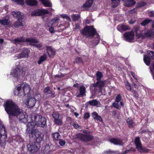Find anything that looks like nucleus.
Segmentation results:
<instances>
[{
	"mask_svg": "<svg viewBox=\"0 0 154 154\" xmlns=\"http://www.w3.org/2000/svg\"><path fill=\"white\" fill-rule=\"evenodd\" d=\"M41 2L42 4L45 7H50L52 4L49 0H39Z\"/></svg>",
	"mask_w": 154,
	"mask_h": 154,
	"instance_id": "obj_30",
	"label": "nucleus"
},
{
	"mask_svg": "<svg viewBox=\"0 0 154 154\" xmlns=\"http://www.w3.org/2000/svg\"><path fill=\"white\" fill-rule=\"evenodd\" d=\"M36 125V123L34 122H29L28 123L26 126V133L28 136L34 133L36 130H38L35 128Z\"/></svg>",
	"mask_w": 154,
	"mask_h": 154,
	"instance_id": "obj_9",
	"label": "nucleus"
},
{
	"mask_svg": "<svg viewBox=\"0 0 154 154\" xmlns=\"http://www.w3.org/2000/svg\"><path fill=\"white\" fill-rule=\"evenodd\" d=\"M47 59V55L45 54H44L42 56L40 57L39 60L38 61V63L40 65L45 60Z\"/></svg>",
	"mask_w": 154,
	"mask_h": 154,
	"instance_id": "obj_34",
	"label": "nucleus"
},
{
	"mask_svg": "<svg viewBox=\"0 0 154 154\" xmlns=\"http://www.w3.org/2000/svg\"><path fill=\"white\" fill-rule=\"evenodd\" d=\"M140 38L142 39L153 37H154V31L152 30H148L145 32L143 33L142 32Z\"/></svg>",
	"mask_w": 154,
	"mask_h": 154,
	"instance_id": "obj_15",
	"label": "nucleus"
},
{
	"mask_svg": "<svg viewBox=\"0 0 154 154\" xmlns=\"http://www.w3.org/2000/svg\"><path fill=\"white\" fill-rule=\"evenodd\" d=\"M148 55H144L143 60L145 63L148 66L150 63L151 59H154V52L148 51L147 52Z\"/></svg>",
	"mask_w": 154,
	"mask_h": 154,
	"instance_id": "obj_10",
	"label": "nucleus"
},
{
	"mask_svg": "<svg viewBox=\"0 0 154 154\" xmlns=\"http://www.w3.org/2000/svg\"><path fill=\"white\" fill-rule=\"evenodd\" d=\"M12 42L16 45L20 44L21 42H30L35 43L39 42V41L35 38H27L25 39L23 36L17 38L13 40Z\"/></svg>",
	"mask_w": 154,
	"mask_h": 154,
	"instance_id": "obj_5",
	"label": "nucleus"
},
{
	"mask_svg": "<svg viewBox=\"0 0 154 154\" xmlns=\"http://www.w3.org/2000/svg\"><path fill=\"white\" fill-rule=\"evenodd\" d=\"M71 124L73 125L76 129L79 128L80 126L78 124L75 123L74 122H71Z\"/></svg>",
	"mask_w": 154,
	"mask_h": 154,
	"instance_id": "obj_55",
	"label": "nucleus"
},
{
	"mask_svg": "<svg viewBox=\"0 0 154 154\" xmlns=\"http://www.w3.org/2000/svg\"><path fill=\"white\" fill-rule=\"evenodd\" d=\"M30 142L27 145L28 150L31 153L36 152L40 147V145L37 142Z\"/></svg>",
	"mask_w": 154,
	"mask_h": 154,
	"instance_id": "obj_8",
	"label": "nucleus"
},
{
	"mask_svg": "<svg viewBox=\"0 0 154 154\" xmlns=\"http://www.w3.org/2000/svg\"><path fill=\"white\" fill-rule=\"evenodd\" d=\"M109 141L115 145H122L123 144L122 140L118 138H112L109 140Z\"/></svg>",
	"mask_w": 154,
	"mask_h": 154,
	"instance_id": "obj_18",
	"label": "nucleus"
},
{
	"mask_svg": "<svg viewBox=\"0 0 154 154\" xmlns=\"http://www.w3.org/2000/svg\"><path fill=\"white\" fill-rule=\"evenodd\" d=\"M7 137L5 128L3 125L0 123V146L3 149L5 146Z\"/></svg>",
	"mask_w": 154,
	"mask_h": 154,
	"instance_id": "obj_4",
	"label": "nucleus"
},
{
	"mask_svg": "<svg viewBox=\"0 0 154 154\" xmlns=\"http://www.w3.org/2000/svg\"><path fill=\"white\" fill-rule=\"evenodd\" d=\"M10 21L9 20V18H3L0 20V23L3 26L8 25L10 24Z\"/></svg>",
	"mask_w": 154,
	"mask_h": 154,
	"instance_id": "obj_31",
	"label": "nucleus"
},
{
	"mask_svg": "<svg viewBox=\"0 0 154 154\" xmlns=\"http://www.w3.org/2000/svg\"><path fill=\"white\" fill-rule=\"evenodd\" d=\"M105 153L106 154H115L116 153L114 151L111 150L106 151L105 152Z\"/></svg>",
	"mask_w": 154,
	"mask_h": 154,
	"instance_id": "obj_59",
	"label": "nucleus"
},
{
	"mask_svg": "<svg viewBox=\"0 0 154 154\" xmlns=\"http://www.w3.org/2000/svg\"><path fill=\"white\" fill-rule=\"evenodd\" d=\"M140 27L139 26H137L134 27V31L135 32L137 38H140V36H141V34L142 33V32L139 30Z\"/></svg>",
	"mask_w": 154,
	"mask_h": 154,
	"instance_id": "obj_28",
	"label": "nucleus"
},
{
	"mask_svg": "<svg viewBox=\"0 0 154 154\" xmlns=\"http://www.w3.org/2000/svg\"><path fill=\"white\" fill-rule=\"evenodd\" d=\"M149 15L150 17H154V11H151L149 13Z\"/></svg>",
	"mask_w": 154,
	"mask_h": 154,
	"instance_id": "obj_64",
	"label": "nucleus"
},
{
	"mask_svg": "<svg viewBox=\"0 0 154 154\" xmlns=\"http://www.w3.org/2000/svg\"><path fill=\"white\" fill-rule=\"evenodd\" d=\"M3 106L5 111L9 115V122L11 125L16 124L17 119L22 123L25 124L28 122V116L26 113L23 112L14 102L7 100Z\"/></svg>",
	"mask_w": 154,
	"mask_h": 154,
	"instance_id": "obj_1",
	"label": "nucleus"
},
{
	"mask_svg": "<svg viewBox=\"0 0 154 154\" xmlns=\"http://www.w3.org/2000/svg\"><path fill=\"white\" fill-rule=\"evenodd\" d=\"M25 72L23 71V68L20 69V75H21L23 77L25 76Z\"/></svg>",
	"mask_w": 154,
	"mask_h": 154,
	"instance_id": "obj_60",
	"label": "nucleus"
},
{
	"mask_svg": "<svg viewBox=\"0 0 154 154\" xmlns=\"http://www.w3.org/2000/svg\"><path fill=\"white\" fill-rule=\"evenodd\" d=\"M103 75L102 73L98 71L96 74V80L98 81H100Z\"/></svg>",
	"mask_w": 154,
	"mask_h": 154,
	"instance_id": "obj_42",
	"label": "nucleus"
},
{
	"mask_svg": "<svg viewBox=\"0 0 154 154\" xmlns=\"http://www.w3.org/2000/svg\"><path fill=\"white\" fill-rule=\"evenodd\" d=\"M74 63H83V60L81 57H77L75 59V61L74 62Z\"/></svg>",
	"mask_w": 154,
	"mask_h": 154,
	"instance_id": "obj_41",
	"label": "nucleus"
},
{
	"mask_svg": "<svg viewBox=\"0 0 154 154\" xmlns=\"http://www.w3.org/2000/svg\"><path fill=\"white\" fill-rule=\"evenodd\" d=\"M95 120L99 121L100 122H102L103 121V120L101 117L98 115V116H97V117L95 119Z\"/></svg>",
	"mask_w": 154,
	"mask_h": 154,
	"instance_id": "obj_62",
	"label": "nucleus"
},
{
	"mask_svg": "<svg viewBox=\"0 0 154 154\" xmlns=\"http://www.w3.org/2000/svg\"><path fill=\"white\" fill-rule=\"evenodd\" d=\"M52 116L54 119H57L59 118V115L57 113H54L52 114Z\"/></svg>",
	"mask_w": 154,
	"mask_h": 154,
	"instance_id": "obj_57",
	"label": "nucleus"
},
{
	"mask_svg": "<svg viewBox=\"0 0 154 154\" xmlns=\"http://www.w3.org/2000/svg\"><path fill=\"white\" fill-rule=\"evenodd\" d=\"M122 99V97L120 94H118L116 97L115 101L117 103H119Z\"/></svg>",
	"mask_w": 154,
	"mask_h": 154,
	"instance_id": "obj_44",
	"label": "nucleus"
},
{
	"mask_svg": "<svg viewBox=\"0 0 154 154\" xmlns=\"http://www.w3.org/2000/svg\"><path fill=\"white\" fill-rule=\"evenodd\" d=\"M90 117V114L88 112H86L84 115V119H88Z\"/></svg>",
	"mask_w": 154,
	"mask_h": 154,
	"instance_id": "obj_51",
	"label": "nucleus"
},
{
	"mask_svg": "<svg viewBox=\"0 0 154 154\" xmlns=\"http://www.w3.org/2000/svg\"><path fill=\"white\" fill-rule=\"evenodd\" d=\"M74 138L75 139H79L80 140L85 142H88L93 140V136L89 134H83L79 133L74 136Z\"/></svg>",
	"mask_w": 154,
	"mask_h": 154,
	"instance_id": "obj_7",
	"label": "nucleus"
},
{
	"mask_svg": "<svg viewBox=\"0 0 154 154\" xmlns=\"http://www.w3.org/2000/svg\"><path fill=\"white\" fill-rule=\"evenodd\" d=\"M12 14L14 17H16L17 19H23L21 13L19 11H12Z\"/></svg>",
	"mask_w": 154,
	"mask_h": 154,
	"instance_id": "obj_29",
	"label": "nucleus"
},
{
	"mask_svg": "<svg viewBox=\"0 0 154 154\" xmlns=\"http://www.w3.org/2000/svg\"><path fill=\"white\" fill-rule=\"evenodd\" d=\"M118 103L115 101L113 103L112 105L114 108L117 109H119L121 108V107L118 104Z\"/></svg>",
	"mask_w": 154,
	"mask_h": 154,
	"instance_id": "obj_47",
	"label": "nucleus"
},
{
	"mask_svg": "<svg viewBox=\"0 0 154 154\" xmlns=\"http://www.w3.org/2000/svg\"><path fill=\"white\" fill-rule=\"evenodd\" d=\"M32 45L38 48H40L42 47V43H41L38 44H33Z\"/></svg>",
	"mask_w": 154,
	"mask_h": 154,
	"instance_id": "obj_53",
	"label": "nucleus"
},
{
	"mask_svg": "<svg viewBox=\"0 0 154 154\" xmlns=\"http://www.w3.org/2000/svg\"><path fill=\"white\" fill-rule=\"evenodd\" d=\"M126 122L128 127L130 128L134 127L135 125L134 122L131 117L128 118L126 120Z\"/></svg>",
	"mask_w": 154,
	"mask_h": 154,
	"instance_id": "obj_25",
	"label": "nucleus"
},
{
	"mask_svg": "<svg viewBox=\"0 0 154 154\" xmlns=\"http://www.w3.org/2000/svg\"><path fill=\"white\" fill-rule=\"evenodd\" d=\"M86 91L85 88L83 85L81 86L79 88V93L76 95V97L79 98L85 96Z\"/></svg>",
	"mask_w": 154,
	"mask_h": 154,
	"instance_id": "obj_19",
	"label": "nucleus"
},
{
	"mask_svg": "<svg viewBox=\"0 0 154 154\" xmlns=\"http://www.w3.org/2000/svg\"><path fill=\"white\" fill-rule=\"evenodd\" d=\"M50 89V87L49 86H47L43 90V92L44 93H48Z\"/></svg>",
	"mask_w": 154,
	"mask_h": 154,
	"instance_id": "obj_61",
	"label": "nucleus"
},
{
	"mask_svg": "<svg viewBox=\"0 0 154 154\" xmlns=\"http://www.w3.org/2000/svg\"><path fill=\"white\" fill-rule=\"evenodd\" d=\"M125 87L126 88L128 91H131V87L129 85L128 82H126L125 83Z\"/></svg>",
	"mask_w": 154,
	"mask_h": 154,
	"instance_id": "obj_46",
	"label": "nucleus"
},
{
	"mask_svg": "<svg viewBox=\"0 0 154 154\" xmlns=\"http://www.w3.org/2000/svg\"><path fill=\"white\" fill-rule=\"evenodd\" d=\"M72 17L73 21L78 20L80 17V15L78 14H73L72 16Z\"/></svg>",
	"mask_w": 154,
	"mask_h": 154,
	"instance_id": "obj_38",
	"label": "nucleus"
},
{
	"mask_svg": "<svg viewBox=\"0 0 154 154\" xmlns=\"http://www.w3.org/2000/svg\"><path fill=\"white\" fill-rule=\"evenodd\" d=\"M152 21V20L151 19H146L141 23V24L142 26H145L146 24H149Z\"/></svg>",
	"mask_w": 154,
	"mask_h": 154,
	"instance_id": "obj_40",
	"label": "nucleus"
},
{
	"mask_svg": "<svg viewBox=\"0 0 154 154\" xmlns=\"http://www.w3.org/2000/svg\"><path fill=\"white\" fill-rule=\"evenodd\" d=\"M49 31L51 34L54 33L55 32L53 27L52 26L49 28Z\"/></svg>",
	"mask_w": 154,
	"mask_h": 154,
	"instance_id": "obj_63",
	"label": "nucleus"
},
{
	"mask_svg": "<svg viewBox=\"0 0 154 154\" xmlns=\"http://www.w3.org/2000/svg\"><path fill=\"white\" fill-rule=\"evenodd\" d=\"M18 5H23L24 4V0H11Z\"/></svg>",
	"mask_w": 154,
	"mask_h": 154,
	"instance_id": "obj_45",
	"label": "nucleus"
},
{
	"mask_svg": "<svg viewBox=\"0 0 154 154\" xmlns=\"http://www.w3.org/2000/svg\"><path fill=\"white\" fill-rule=\"evenodd\" d=\"M134 144L136 146V148L138 151L140 152H146L145 148L142 146L140 138L139 137H135L134 140Z\"/></svg>",
	"mask_w": 154,
	"mask_h": 154,
	"instance_id": "obj_11",
	"label": "nucleus"
},
{
	"mask_svg": "<svg viewBox=\"0 0 154 154\" xmlns=\"http://www.w3.org/2000/svg\"><path fill=\"white\" fill-rule=\"evenodd\" d=\"M112 5L113 8H115L119 4L121 0H111Z\"/></svg>",
	"mask_w": 154,
	"mask_h": 154,
	"instance_id": "obj_32",
	"label": "nucleus"
},
{
	"mask_svg": "<svg viewBox=\"0 0 154 154\" xmlns=\"http://www.w3.org/2000/svg\"><path fill=\"white\" fill-rule=\"evenodd\" d=\"M44 134L38 129L29 136V142H37L38 144H40L41 142L43 140Z\"/></svg>",
	"mask_w": 154,
	"mask_h": 154,
	"instance_id": "obj_3",
	"label": "nucleus"
},
{
	"mask_svg": "<svg viewBox=\"0 0 154 154\" xmlns=\"http://www.w3.org/2000/svg\"><path fill=\"white\" fill-rule=\"evenodd\" d=\"M51 137L53 141L56 142L59 140L61 138V136L58 132H53L51 133Z\"/></svg>",
	"mask_w": 154,
	"mask_h": 154,
	"instance_id": "obj_23",
	"label": "nucleus"
},
{
	"mask_svg": "<svg viewBox=\"0 0 154 154\" xmlns=\"http://www.w3.org/2000/svg\"><path fill=\"white\" fill-rule=\"evenodd\" d=\"M80 33L83 35L87 37H91L93 38L95 35H98L96 29L93 26H86L83 29L80 31Z\"/></svg>",
	"mask_w": 154,
	"mask_h": 154,
	"instance_id": "obj_2",
	"label": "nucleus"
},
{
	"mask_svg": "<svg viewBox=\"0 0 154 154\" xmlns=\"http://www.w3.org/2000/svg\"><path fill=\"white\" fill-rule=\"evenodd\" d=\"M54 123L57 125H61L63 124V120L61 119L58 118L54 119Z\"/></svg>",
	"mask_w": 154,
	"mask_h": 154,
	"instance_id": "obj_36",
	"label": "nucleus"
},
{
	"mask_svg": "<svg viewBox=\"0 0 154 154\" xmlns=\"http://www.w3.org/2000/svg\"><path fill=\"white\" fill-rule=\"evenodd\" d=\"M48 93L51 94L50 96V97H51L54 98L55 97L54 92L50 90V89Z\"/></svg>",
	"mask_w": 154,
	"mask_h": 154,
	"instance_id": "obj_50",
	"label": "nucleus"
},
{
	"mask_svg": "<svg viewBox=\"0 0 154 154\" xmlns=\"http://www.w3.org/2000/svg\"><path fill=\"white\" fill-rule=\"evenodd\" d=\"M106 82V80L98 81L96 83H93L92 85L93 87L99 88V91L100 92H102L103 88L104 87Z\"/></svg>",
	"mask_w": 154,
	"mask_h": 154,
	"instance_id": "obj_14",
	"label": "nucleus"
},
{
	"mask_svg": "<svg viewBox=\"0 0 154 154\" xmlns=\"http://www.w3.org/2000/svg\"><path fill=\"white\" fill-rule=\"evenodd\" d=\"M30 52V50L26 48H23L22 51L18 54V57L20 58L28 57Z\"/></svg>",
	"mask_w": 154,
	"mask_h": 154,
	"instance_id": "obj_17",
	"label": "nucleus"
},
{
	"mask_svg": "<svg viewBox=\"0 0 154 154\" xmlns=\"http://www.w3.org/2000/svg\"><path fill=\"white\" fill-rule=\"evenodd\" d=\"M23 19H18L15 22L14 24L13 25L14 28H18L20 26H23L24 24L22 23Z\"/></svg>",
	"mask_w": 154,
	"mask_h": 154,
	"instance_id": "obj_26",
	"label": "nucleus"
},
{
	"mask_svg": "<svg viewBox=\"0 0 154 154\" xmlns=\"http://www.w3.org/2000/svg\"><path fill=\"white\" fill-rule=\"evenodd\" d=\"M61 16L63 18H65L68 20H70V17L66 14L62 15Z\"/></svg>",
	"mask_w": 154,
	"mask_h": 154,
	"instance_id": "obj_56",
	"label": "nucleus"
},
{
	"mask_svg": "<svg viewBox=\"0 0 154 154\" xmlns=\"http://www.w3.org/2000/svg\"><path fill=\"white\" fill-rule=\"evenodd\" d=\"M97 36L96 37L97 40L94 42V44L96 45H97L100 42V38L99 37V35H97Z\"/></svg>",
	"mask_w": 154,
	"mask_h": 154,
	"instance_id": "obj_54",
	"label": "nucleus"
},
{
	"mask_svg": "<svg viewBox=\"0 0 154 154\" xmlns=\"http://www.w3.org/2000/svg\"><path fill=\"white\" fill-rule=\"evenodd\" d=\"M134 33L133 31L127 32L124 34V39L127 42H132L134 39Z\"/></svg>",
	"mask_w": 154,
	"mask_h": 154,
	"instance_id": "obj_13",
	"label": "nucleus"
},
{
	"mask_svg": "<svg viewBox=\"0 0 154 154\" xmlns=\"http://www.w3.org/2000/svg\"><path fill=\"white\" fill-rule=\"evenodd\" d=\"M60 19V18L58 17H55L51 20V21L53 23H55L57 22Z\"/></svg>",
	"mask_w": 154,
	"mask_h": 154,
	"instance_id": "obj_52",
	"label": "nucleus"
},
{
	"mask_svg": "<svg viewBox=\"0 0 154 154\" xmlns=\"http://www.w3.org/2000/svg\"><path fill=\"white\" fill-rule=\"evenodd\" d=\"M49 13V11L45 9H37L32 12L31 15L32 16H40L48 14Z\"/></svg>",
	"mask_w": 154,
	"mask_h": 154,
	"instance_id": "obj_12",
	"label": "nucleus"
},
{
	"mask_svg": "<svg viewBox=\"0 0 154 154\" xmlns=\"http://www.w3.org/2000/svg\"><path fill=\"white\" fill-rule=\"evenodd\" d=\"M25 3L30 6H37L38 5V2L37 0H25Z\"/></svg>",
	"mask_w": 154,
	"mask_h": 154,
	"instance_id": "obj_24",
	"label": "nucleus"
},
{
	"mask_svg": "<svg viewBox=\"0 0 154 154\" xmlns=\"http://www.w3.org/2000/svg\"><path fill=\"white\" fill-rule=\"evenodd\" d=\"M98 115V114L96 112H94L92 113V116L94 119H95Z\"/></svg>",
	"mask_w": 154,
	"mask_h": 154,
	"instance_id": "obj_58",
	"label": "nucleus"
},
{
	"mask_svg": "<svg viewBox=\"0 0 154 154\" xmlns=\"http://www.w3.org/2000/svg\"><path fill=\"white\" fill-rule=\"evenodd\" d=\"M36 102V100L35 98L29 97L25 103L30 108L33 107L35 106Z\"/></svg>",
	"mask_w": 154,
	"mask_h": 154,
	"instance_id": "obj_16",
	"label": "nucleus"
},
{
	"mask_svg": "<svg viewBox=\"0 0 154 154\" xmlns=\"http://www.w3.org/2000/svg\"><path fill=\"white\" fill-rule=\"evenodd\" d=\"M21 86H18L17 88L16 89L14 90V93L15 95L18 97H22L24 96V93Z\"/></svg>",
	"mask_w": 154,
	"mask_h": 154,
	"instance_id": "obj_21",
	"label": "nucleus"
},
{
	"mask_svg": "<svg viewBox=\"0 0 154 154\" xmlns=\"http://www.w3.org/2000/svg\"><path fill=\"white\" fill-rule=\"evenodd\" d=\"M34 121L38 127L44 128L47 126V120L44 117L39 115H37L34 117Z\"/></svg>",
	"mask_w": 154,
	"mask_h": 154,
	"instance_id": "obj_6",
	"label": "nucleus"
},
{
	"mask_svg": "<svg viewBox=\"0 0 154 154\" xmlns=\"http://www.w3.org/2000/svg\"><path fill=\"white\" fill-rule=\"evenodd\" d=\"M22 89L24 92V95L28 94L30 92V88L28 86L24 85L22 88Z\"/></svg>",
	"mask_w": 154,
	"mask_h": 154,
	"instance_id": "obj_35",
	"label": "nucleus"
},
{
	"mask_svg": "<svg viewBox=\"0 0 154 154\" xmlns=\"http://www.w3.org/2000/svg\"><path fill=\"white\" fill-rule=\"evenodd\" d=\"M93 2V0H88L86 1L85 3L83 4L82 7L84 8H89L92 5Z\"/></svg>",
	"mask_w": 154,
	"mask_h": 154,
	"instance_id": "obj_33",
	"label": "nucleus"
},
{
	"mask_svg": "<svg viewBox=\"0 0 154 154\" xmlns=\"http://www.w3.org/2000/svg\"><path fill=\"white\" fill-rule=\"evenodd\" d=\"M146 5V2H139L136 5V7L137 8L142 7Z\"/></svg>",
	"mask_w": 154,
	"mask_h": 154,
	"instance_id": "obj_37",
	"label": "nucleus"
},
{
	"mask_svg": "<svg viewBox=\"0 0 154 154\" xmlns=\"http://www.w3.org/2000/svg\"><path fill=\"white\" fill-rule=\"evenodd\" d=\"M121 28L123 31H126L130 29V27L128 26L125 25H122L121 26Z\"/></svg>",
	"mask_w": 154,
	"mask_h": 154,
	"instance_id": "obj_43",
	"label": "nucleus"
},
{
	"mask_svg": "<svg viewBox=\"0 0 154 154\" xmlns=\"http://www.w3.org/2000/svg\"><path fill=\"white\" fill-rule=\"evenodd\" d=\"M58 141H59V144L61 146H63L65 145L66 143V142L65 140H63L62 139H60Z\"/></svg>",
	"mask_w": 154,
	"mask_h": 154,
	"instance_id": "obj_49",
	"label": "nucleus"
},
{
	"mask_svg": "<svg viewBox=\"0 0 154 154\" xmlns=\"http://www.w3.org/2000/svg\"><path fill=\"white\" fill-rule=\"evenodd\" d=\"M132 92L133 93V96L135 97L136 99H138L139 98V94L137 92L134 90H133L132 91Z\"/></svg>",
	"mask_w": 154,
	"mask_h": 154,
	"instance_id": "obj_48",
	"label": "nucleus"
},
{
	"mask_svg": "<svg viewBox=\"0 0 154 154\" xmlns=\"http://www.w3.org/2000/svg\"><path fill=\"white\" fill-rule=\"evenodd\" d=\"M47 53L49 57H53L56 54V50L51 46H47Z\"/></svg>",
	"mask_w": 154,
	"mask_h": 154,
	"instance_id": "obj_20",
	"label": "nucleus"
},
{
	"mask_svg": "<svg viewBox=\"0 0 154 154\" xmlns=\"http://www.w3.org/2000/svg\"><path fill=\"white\" fill-rule=\"evenodd\" d=\"M20 69L17 67L13 70L12 75L15 78H19L20 76Z\"/></svg>",
	"mask_w": 154,
	"mask_h": 154,
	"instance_id": "obj_27",
	"label": "nucleus"
},
{
	"mask_svg": "<svg viewBox=\"0 0 154 154\" xmlns=\"http://www.w3.org/2000/svg\"><path fill=\"white\" fill-rule=\"evenodd\" d=\"M91 106H96L97 105L98 102L97 100L94 99L88 102Z\"/></svg>",
	"mask_w": 154,
	"mask_h": 154,
	"instance_id": "obj_39",
	"label": "nucleus"
},
{
	"mask_svg": "<svg viewBox=\"0 0 154 154\" xmlns=\"http://www.w3.org/2000/svg\"><path fill=\"white\" fill-rule=\"evenodd\" d=\"M124 2V5L128 7H131L136 3V2L134 0H122Z\"/></svg>",
	"mask_w": 154,
	"mask_h": 154,
	"instance_id": "obj_22",
	"label": "nucleus"
}]
</instances>
